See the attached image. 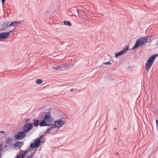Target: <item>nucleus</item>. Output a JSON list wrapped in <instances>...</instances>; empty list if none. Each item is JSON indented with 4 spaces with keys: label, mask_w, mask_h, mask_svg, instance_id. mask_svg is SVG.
Returning a JSON list of instances; mask_svg holds the SVG:
<instances>
[{
    "label": "nucleus",
    "mask_w": 158,
    "mask_h": 158,
    "mask_svg": "<svg viewBox=\"0 0 158 158\" xmlns=\"http://www.w3.org/2000/svg\"><path fill=\"white\" fill-rule=\"evenodd\" d=\"M13 31V30H10L9 31L3 32L0 33V40L7 38Z\"/></svg>",
    "instance_id": "obj_6"
},
{
    "label": "nucleus",
    "mask_w": 158,
    "mask_h": 158,
    "mask_svg": "<svg viewBox=\"0 0 158 158\" xmlns=\"http://www.w3.org/2000/svg\"><path fill=\"white\" fill-rule=\"evenodd\" d=\"M65 123V121L60 119L55 121L54 125L57 127H61Z\"/></svg>",
    "instance_id": "obj_11"
},
{
    "label": "nucleus",
    "mask_w": 158,
    "mask_h": 158,
    "mask_svg": "<svg viewBox=\"0 0 158 158\" xmlns=\"http://www.w3.org/2000/svg\"><path fill=\"white\" fill-rule=\"evenodd\" d=\"M148 38L147 37H142L138 39L136 42L134 46L133 47L132 49L137 48L145 44L148 41Z\"/></svg>",
    "instance_id": "obj_2"
},
{
    "label": "nucleus",
    "mask_w": 158,
    "mask_h": 158,
    "mask_svg": "<svg viewBox=\"0 0 158 158\" xmlns=\"http://www.w3.org/2000/svg\"><path fill=\"white\" fill-rule=\"evenodd\" d=\"M60 68V66H57L56 67L53 68V69H56V70H57V69H59Z\"/></svg>",
    "instance_id": "obj_22"
},
{
    "label": "nucleus",
    "mask_w": 158,
    "mask_h": 158,
    "mask_svg": "<svg viewBox=\"0 0 158 158\" xmlns=\"http://www.w3.org/2000/svg\"><path fill=\"white\" fill-rule=\"evenodd\" d=\"M114 130H116V128H114Z\"/></svg>",
    "instance_id": "obj_24"
},
{
    "label": "nucleus",
    "mask_w": 158,
    "mask_h": 158,
    "mask_svg": "<svg viewBox=\"0 0 158 158\" xmlns=\"http://www.w3.org/2000/svg\"><path fill=\"white\" fill-rule=\"evenodd\" d=\"M76 10L78 14V17L81 18V20H83L84 22L88 23L90 19L88 17L85 12L82 10H79L78 9H77Z\"/></svg>",
    "instance_id": "obj_1"
},
{
    "label": "nucleus",
    "mask_w": 158,
    "mask_h": 158,
    "mask_svg": "<svg viewBox=\"0 0 158 158\" xmlns=\"http://www.w3.org/2000/svg\"><path fill=\"white\" fill-rule=\"evenodd\" d=\"M12 141L11 139L10 138H8L6 139V143L9 144Z\"/></svg>",
    "instance_id": "obj_18"
},
{
    "label": "nucleus",
    "mask_w": 158,
    "mask_h": 158,
    "mask_svg": "<svg viewBox=\"0 0 158 158\" xmlns=\"http://www.w3.org/2000/svg\"><path fill=\"white\" fill-rule=\"evenodd\" d=\"M52 122V119L49 114H46L44 119L40 123V126H45L49 125Z\"/></svg>",
    "instance_id": "obj_3"
},
{
    "label": "nucleus",
    "mask_w": 158,
    "mask_h": 158,
    "mask_svg": "<svg viewBox=\"0 0 158 158\" xmlns=\"http://www.w3.org/2000/svg\"><path fill=\"white\" fill-rule=\"evenodd\" d=\"M30 150H27L24 152L20 156H18L16 158H24L26 156L27 153H28L30 152Z\"/></svg>",
    "instance_id": "obj_14"
},
{
    "label": "nucleus",
    "mask_w": 158,
    "mask_h": 158,
    "mask_svg": "<svg viewBox=\"0 0 158 158\" xmlns=\"http://www.w3.org/2000/svg\"><path fill=\"white\" fill-rule=\"evenodd\" d=\"M111 64V63H110V62H103L102 64V65H103L104 64V65H106V64L110 65Z\"/></svg>",
    "instance_id": "obj_21"
},
{
    "label": "nucleus",
    "mask_w": 158,
    "mask_h": 158,
    "mask_svg": "<svg viewBox=\"0 0 158 158\" xmlns=\"http://www.w3.org/2000/svg\"><path fill=\"white\" fill-rule=\"evenodd\" d=\"M43 80L41 79H38L36 81V83L37 84H41L42 83Z\"/></svg>",
    "instance_id": "obj_17"
},
{
    "label": "nucleus",
    "mask_w": 158,
    "mask_h": 158,
    "mask_svg": "<svg viewBox=\"0 0 158 158\" xmlns=\"http://www.w3.org/2000/svg\"><path fill=\"white\" fill-rule=\"evenodd\" d=\"M32 124L30 123H27L24 125L23 127L22 130L25 132H27L32 128Z\"/></svg>",
    "instance_id": "obj_9"
},
{
    "label": "nucleus",
    "mask_w": 158,
    "mask_h": 158,
    "mask_svg": "<svg viewBox=\"0 0 158 158\" xmlns=\"http://www.w3.org/2000/svg\"><path fill=\"white\" fill-rule=\"evenodd\" d=\"M35 151L31 153L30 155H28L27 156L28 158H31L35 154Z\"/></svg>",
    "instance_id": "obj_19"
},
{
    "label": "nucleus",
    "mask_w": 158,
    "mask_h": 158,
    "mask_svg": "<svg viewBox=\"0 0 158 158\" xmlns=\"http://www.w3.org/2000/svg\"><path fill=\"white\" fill-rule=\"evenodd\" d=\"M72 89H71V90L72 91Z\"/></svg>",
    "instance_id": "obj_25"
},
{
    "label": "nucleus",
    "mask_w": 158,
    "mask_h": 158,
    "mask_svg": "<svg viewBox=\"0 0 158 158\" xmlns=\"http://www.w3.org/2000/svg\"><path fill=\"white\" fill-rule=\"evenodd\" d=\"M20 22L21 21L20 20H19L18 21L12 22L10 23L9 22V27H14V28L12 30H15L17 25L20 23Z\"/></svg>",
    "instance_id": "obj_13"
},
{
    "label": "nucleus",
    "mask_w": 158,
    "mask_h": 158,
    "mask_svg": "<svg viewBox=\"0 0 158 158\" xmlns=\"http://www.w3.org/2000/svg\"><path fill=\"white\" fill-rule=\"evenodd\" d=\"M54 129L55 128L54 127L50 128L47 130V132L48 133H49L50 132H52L54 131Z\"/></svg>",
    "instance_id": "obj_20"
},
{
    "label": "nucleus",
    "mask_w": 158,
    "mask_h": 158,
    "mask_svg": "<svg viewBox=\"0 0 158 158\" xmlns=\"http://www.w3.org/2000/svg\"><path fill=\"white\" fill-rule=\"evenodd\" d=\"M27 121H28V120H27H27H26V122H27Z\"/></svg>",
    "instance_id": "obj_26"
},
{
    "label": "nucleus",
    "mask_w": 158,
    "mask_h": 158,
    "mask_svg": "<svg viewBox=\"0 0 158 158\" xmlns=\"http://www.w3.org/2000/svg\"><path fill=\"white\" fill-rule=\"evenodd\" d=\"M157 55V54L155 55L151 56L147 61L146 64L145 69L146 71L148 72L149 69L152 66L154 60Z\"/></svg>",
    "instance_id": "obj_4"
},
{
    "label": "nucleus",
    "mask_w": 158,
    "mask_h": 158,
    "mask_svg": "<svg viewBox=\"0 0 158 158\" xmlns=\"http://www.w3.org/2000/svg\"><path fill=\"white\" fill-rule=\"evenodd\" d=\"M23 144V142H16L14 144V148L15 150H19Z\"/></svg>",
    "instance_id": "obj_12"
},
{
    "label": "nucleus",
    "mask_w": 158,
    "mask_h": 158,
    "mask_svg": "<svg viewBox=\"0 0 158 158\" xmlns=\"http://www.w3.org/2000/svg\"><path fill=\"white\" fill-rule=\"evenodd\" d=\"M25 132L23 131H20L15 136V138L16 139L21 140L23 139L25 136Z\"/></svg>",
    "instance_id": "obj_8"
},
{
    "label": "nucleus",
    "mask_w": 158,
    "mask_h": 158,
    "mask_svg": "<svg viewBox=\"0 0 158 158\" xmlns=\"http://www.w3.org/2000/svg\"><path fill=\"white\" fill-rule=\"evenodd\" d=\"M27 121H28V120H27H27H26V122H27Z\"/></svg>",
    "instance_id": "obj_27"
},
{
    "label": "nucleus",
    "mask_w": 158,
    "mask_h": 158,
    "mask_svg": "<svg viewBox=\"0 0 158 158\" xmlns=\"http://www.w3.org/2000/svg\"><path fill=\"white\" fill-rule=\"evenodd\" d=\"M42 138V136H40L39 138L36 139H34L33 142L30 144V147L31 148H34L40 146L41 139Z\"/></svg>",
    "instance_id": "obj_5"
},
{
    "label": "nucleus",
    "mask_w": 158,
    "mask_h": 158,
    "mask_svg": "<svg viewBox=\"0 0 158 158\" xmlns=\"http://www.w3.org/2000/svg\"><path fill=\"white\" fill-rule=\"evenodd\" d=\"M34 125L35 126L37 127L39 125V121L37 120H34Z\"/></svg>",
    "instance_id": "obj_16"
},
{
    "label": "nucleus",
    "mask_w": 158,
    "mask_h": 158,
    "mask_svg": "<svg viewBox=\"0 0 158 158\" xmlns=\"http://www.w3.org/2000/svg\"><path fill=\"white\" fill-rule=\"evenodd\" d=\"M156 126H158V121L156 120Z\"/></svg>",
    "instance_id": "obj_23"
},
{
    "label": "nucleus",
    "mask_w": 158,
    "mask_h": 158,
    "mask_svg": "<svg viewBox=\"0 0 158 158\" xmlns=\"http://www.w3.org/2000/svg\"><path fill=\"white\" fill-rule=\"evenodd\" d=\"M9 21H6L0 23V31L6 30L9 27Z\"/></svg>",
    "instance_id": "obj_7"
},
{
    "label": "nucleus",
    "mask_w": 158,
    "mask_h": 158,
    "mask_svg": "<svg viewBox=\"0 0 158 158\" xmlns=\"http://www.w3.org/2000/svg\"><path fill=\"white\" fill-rule=\"evenodd\" d=\"M64 25H67L69 26H71L72 25V24L71 22L68 21H64Z\"/></svg>",
    "instance_id": "obj_15"
},
{
    "label": "nucleus",
    "mask_w": 158,
    "mask_h": 158,
    "mask_svg": "<svg viewBox=\"0 0 158 158\" xmlns=\"http://www.w3.org/2000/svg\"><path fill=\"white\" fill-rule=\"evenodd\" d=\"M129 50V46H128L125 48L123 50L115 54V57H117L118 56L122 55L125 54Z\"/></svg>",
    "instance_id": "obj_10"
}]
</instances>
